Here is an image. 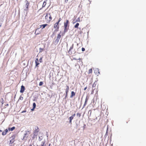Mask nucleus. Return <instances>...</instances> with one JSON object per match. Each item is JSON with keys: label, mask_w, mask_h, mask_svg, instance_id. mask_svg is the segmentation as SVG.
Instances as JSON below:
<instances>
[{"label": "nucleus", "mask_w": 146, "mask_h": 146, "mask_svg": "<svg viewBox=\"0 0 146 146\" xmlns=\"http://www.w3.org/2000/svg\"><path fill=\"white\" fill-rule=\"evenodd\" d=\"M64 34L69 29V21L68 20H66V22H64ZM63 33L62 34V36H63Z\"/></svg>", "instance_id": "nucleus-1"}, {"label": "nucleus", "mask_w": 146, "mask_h": 146, "mask_svg": "<svg viewBox=\"0 0 146 146\" xmlns=\"http://www.w3.org/2000/svg\"><path fill=\"white\" fill-rule=\"evenodd\" d=\"M45 19L47 23H50L52 20V18L50 13H46Z\"/></svg>", "instance_id": "nucleus-2"}, {"label": "nucleus", "mask_w": 146, "mask_h": 146, "mask_svg": "<svg viewBox=\"0 0 146 146\" xmlns=\"http://www.w3.org/2000/svg\"><path fill=\"white\" fill-rule=\"evenodd\" d=\"M15 135H13L10 138V140L9 141V144H12L15 141Z\"/></svg>", "instance_id": "nucleus-3"}, {"label": "nucleus", "mask_w": 146, "mask_h": 146, "mask_svg": "<svg viewBox=\"0 0 146 146\" xmlns=\"http://www.w3.org/2000/svg\"><path fill=\"white\" fill-rule=\"evenodd\" d=\"M74 48V44H73L72 46H71L69 50L68 51V53L70 54H74L75 53V52L74 51H72L73 48Z\"/></svg>", "instance_id": "nucleus-4"}, {"label": "nucleus", "mask_w": 146, "mask_h": 146, "mask_svg": "<svg viewBox=\"0 0 146 146\" xmlns=\"http://www.w3.org/2000/svg\"><path fill=\"white\" fill-rule=\"evenodd\" d=\"M30 133V132L29 131H26V133L24 135L23 137V139H26L29 136V135Z\"/></svg>", "instance_id": "nucleus-5"}, {"label": "nucleus", "mask_w": 146, "mask_h": 146, "mask_svg": "<svg viewBox=\"0 0 146 146\" xmlns=\"http://www.w3.org/2000/svg\"><path fill=\"white\" fill-rule=\"evenodd\" d=\"M58 22H56L54 25V29H55V31H57L58 30L59 28V26L58 25Z\"/></svg>", "instance_id": "nucleus-6"}, {"label": "nucleus", "mask_w": 146, "mask_h": 146, "mask_svg": "<svg viewBox=\"0 0 146 146\" xmlns=\"http://www.w3.org/2000/svg\"><path fill=\"white\" fill-rule=\"evenodd\" d=\"M69 90V87L68 86H66V88L65 89V99H66L68 96V93Z\"/></svg>", "instance_id": "nucleus-7"}, {"label": "nucleus", "mask_w": 146, "mask_h": 146, "mask_svg": "<svg viewBox=\"0 0 146 146\" xmlns=\"http://www.w3.org/2000/svg\"><path fill=\"white\" fill-rule=\"evenodd\" d=\"M75 115V114L74 113L73 114H72L71 116L69 118V123L70 124H72V121Z\"/></svg>", "instance_id": "nucleus-8"}, {"label": "nucleus", "mask_w": 146, "mask_h": 146, "mask_svg": "<svg viewBox=\"0 0 146 146\" xmlns=\"http://www.w3.org/2000/svg\"><path fill=\"white\" fill-rule=\"evenodd\" d=\"M61 33L60 32L57 35V38L55 41L57 42V43L58 42L60 39L61 37Z\"/></svg>", "instance_id": "nucleus-9"}, {"label": "nucleus", "mask_w": 146, "mask_h": 146, "mask_svg": "<svg viewBox=\"0 0 146 146\" xmlns=\"http://www.w3.org/2000/svg\"><path fill=\"white\" fill-rule=\"evenodd\" d=\"M26 3L25 5V6L26 7V8L25 9V10H28L29 9V3L28 1L26 0Z\"/></svg>", "instance_id": "nucleus-10"}, {"label": "nucleus", "mask_w": 146, "mask_h": 146, "mask_svg": "<svg viewBox=\"0 0 146 146\" xmlns=\"http://www.w3.org/2000/svg\"><path fill=\"white\" fill-rule=\"evenodd\" d=\"M39 131V130L38 129H36L35 130V131L33 133L34 137H35L37 136L38 134V133Z\"/></svg>", "instance_id": "nucleus-11"}, {"label": "nucleus", "mask_w": 146, "mask_h": 146, "mask_svg": "<svg viewBox=\"0 0 146 146\" xmlns=\"http://www.w3.org/2000/svg\"><path fill=\"white\" fill-rule=\"evenodd\" d=\"M25 90V87L22 85L21 87V89L20 91V92L21 93H23L24 91Z\"/></svg>", "instance_id": "nucleus-12"}, {"label": "nucleus", "mask_w": 146, "mask_h": 146, "mask_svg": "<svg viewBox=\"0 0 146 146\" xmlns=\"http://www.w3.org/2000/svg\"><path fill=\"white\" fill-rule=\"evenodd\" d=\"M38 30H39L38 28H37L35 32V35H38L40 34L41 31H39Z\"/></svg>", "instance_id": "nucleus-13"}, {"label": "nucleus", "mask_w": 146, "mask_h": 146, "mask_svg": "<svg viewBox=\"0 0 146 146\" xmlns=\"http://www.w3.org/2000/svg\"><path fill=\"white\" fill-rule=\"evenodd\" d=\"M73 60H79V61H78V62H81L82 64V59L81 58H79L78 59H77L76 58H73Z\"/></svg>", "instance_id": "nucleus-14"}, {"label": "nucleus", "mask_w": 146, "mask_h": 146, "mask_svg": "<svg viewBox=\"0 0 146 146\" xmlns=\"http://www.w3.org/2000/svg\"><path fill=\"white\" fill-rule=\"evenodd\" d=\"M88 97H86L85 99V102L84 103V104L83 106V107H84L85 106L86 104H87V102L88 101Z\"/></svg>", "instance_id": "nucleus-15"}, {"label": "nucleus", "mask_w": 146, "mask_h": 146, "mask_svg": "<svg viewBox=\"0 0 146 146\" xmlns=\"http://www.w3.org/2000/svg\"><path fill=\"white\" fill-rule=\"evenodd\" d=\"M48 25V24H46L41 25H40V28H42V29H43L45 28V27Z\"/></svg>", "instance_id": "nucleus-16"}, {"label": "nucleus", "mask_w": 146, "mask_h": 146, "mask_svg": "<svg viewBox=\"0 0 146 146\" xmlns=\"http://www.w3.org/2000/svg\"><path fill=\"white\" fill-rule=\"evenodd\" d=\"M7 132H8V130L7 129H5V131L2 133V135H5L7 134Z\"/></svg>", "instance_id": "nucleus-17"}, {"label": "nucleus", "mask_w": 146, "mask_h": 146, "mask_svg": "<svg viewBox=\"0 0 146 146\" xmlns=\"http://www.w3.org/2000/svg\"><path fill=\"white\" fill-rule=\"evenodd\" d=\"M75 93L74 91H72L71 93V95L70 96V97L72 98L73 96H75Z\"/></svg>", "instance_id": "nucleus-18"}, {"label": "nucleus", "mask_w": 146, "mask_h": 146, "mask_svg": "<svg viewBox=\"0 0 146 146\" xmlns=\"http://www.w3.org/2000/svg\"><path fill=\"white\" fill-rule=\"evenodd\" d=\"M94 72L95 73L97 74H99L100 73L98 69V68H96L94 71Z\"/></svg>", "instance_id": "nucleus-19"}, {"label": "nucleus", "mask_w": 146, "mask_h": 146, "mask_svg": "<svg viewBox=\"0 0 146 146\" xmlns=\"http://www.w3.org/2000/svg\"><path fill=\"white\" fill-rule=\"evenodd\" d=\"M15 129V127H13L11 128H9L8 130L9 131H13Z\"/></svg>", "instance_id": "nucleus-20"}, {"label": "nucleus", "mask_w": 146, "mask_h": 146, "mask_svg": "<svg viewBox=\"0 0 146 146\" xmlns=\"http://www.w3.org/2000/svg\"><path fill=\"white\" fill-rule=\"evenodd\" d=\"M45 143V141H43L42 142L41 144V146H45L44 144Z\"/></svg>", "instance_id": "nucleus-21"}, {"label": "nucleus", "mask_w": 146, "mask_h": 146, "mask_svg": "<svg viewBox=\"0 0 146 146\" xmlns=\"http://www.w3.org/2000/svg\"><path fill=\"white\" fill-rule=\"evenodd\" d=\"M92 69L91 68L90 69L88 70V74H92Z\"/></svg>", "instance_id": "nucleus-22"}, {"label": "nucleus", "mask_w": 146, "mask_h": 146, "mask_svg": "<svg viewBox=\"0 0 146 146\" xmlns=\"http://www.w3.org/2000/svg\"><path fill=\"white\" fill-rule=\"evenodd\" d=\"M79 25V24L78 23H77L76 24V25L74 26V27L75 28H78V26Z\"/></svg>", "instance_id": "nucleus-23"}, {"label": "nucleus", "mask_w": 146, "mask_h": 146, "mask_svg": "<svg viewBox=\"0 0 146 146\" xmlns=\"http://www.w3.org/2000/svg\"><path fill=\"white\" fill-rule=\"evenodd\" d=\"M36 66L38 67V65L39 64V63L38 62H35Z\"/></svg>", "instance_id": "nucleus-24"}, {"label": "nucleus", "mask_w": 146, "mask_h": 146, "mask_svg": "<svg viewBox=\"0 0 146 146\" xmlns=\"http://www.w3.org/2000/svg\"><path fill=\"white\" fill-rule=\"evenodd\" d=\"M23 97L21 96H20L19 98V100H23Z\"/></svg>", "instance_id": "nucleus-25"}, {"label": "nucleus", "mask_w": 146, "mask_h": 146, "mask_svg": "<svg viewBox=\"0 0 146 146\" xmlns=\"http://www.w3.org/2000/svg\"><path fill=\"white\" fill-rule=\"evenodd\" d=\"M33 106L34 109H35L36 107V104L34 102L33 104Z\"/></svg>", "instance_id": "nucleus-26"}, {"label": "nucleus", "mask_w": 146, "mask_h": 146, "mask_svg": "<svg viewBox=\"0 0 146 146\" xmlns=\"http://www.w3.org/2000/svg\"><path fill=\"white\" fill-rule=\"evenodd\" d=\"M46 2L45 1H44V2L43 3V5H42V7H44L45 5H46Z\"/></svg>", "instance_id": "nucleus-27"}, {"label": "nucleus", "mask_w": 146, "mask_h": 146, "mask_svg": "<svg viewBox=\"0 0 146 146\" xmlns=\"http://www.w3.org/2000/svg\"><path fill=\"white\" fill-rule=\"evenodd\" d=\"M96 84V83L95 82H94L93 86H92V88H94L95 87Z\"/></svg>", "instance_id": "nucleus-28"}, {"label": "nucleus", "mask_w": 146, "mask_h": 146, "mask_svg": "<svg viewBox=\"0 0 146 146\" xmlns=\"http://www.w3.org/2000/svg\"><path fill=\"white\" fill-rule=\"evenodd\" d=\"M1 103L2 104H3L4 103H3V98L1 99Z\"/></svg>", "instance_id": "nucleus-29"}, {"label": "nucleus", "mask_w": 146, "mask_h": 146, "mask_svg": "<svg viewBox=\"0 0 146 146\" xmlns=\"http://www.w3.org/2000/svg\"><path fill=\"white\" fill-rule=\"evenodd\" d=\"M43 84V82H40L39 83V86H41Z\"/></svg>", "instance_id": "nucleus-30"}, {"label": "nucleus", "mask_w": 146, "mask_h": 146, "mask_svg": "<svg viewBox=\"0 0 146 146\" xmlns=\"http://www.w3.org/2000/svg\"><path fill=\"white\" fill-rule=\"evenodd\" d=\"M77 115V116H78V117H80L81 115V114L80 113H77L76 114Z\"/></svg>", "instance_id": "nucleus-31"}, {"label": "nucleus", "mask_w": 146, "mask_h": 146, "mask_svg": "<svg viewBox=\"0 0 146 146\" xmlns=\"http://www.w3.org/2000/svg\"><path fill=\"white\" fill-rule=\"evenodd\" d=\"M39 61L40 62H42V57H41L39 59Z\"/></svg>", "instance_id": "nucleus-32"}, {"label": "nucleus", "mask_w": 146, "mask_h": 146, "mask_svg": "<svg viewBox=\"0 0 146 146\" xmlns=\"http://www.w3.org/2000/svg\"><path fill=\"white\" fill-rule=\"evenodd\" d=\"M62 19L61 18H59L58 19V21L57 22H58V23H59V22Z\"/></svg>", "instance_id": "nucleus-33"}, {"label": "nucleus", "mask_w": 146, "mask_h": 146, "mask_svg": "<svg viewBox=\"0 0 146 146\" xmlns=\"http://www.w3.org/2000/svg\"><path fill=\"white\" fill-rule=\"evenodd\" d=\"M42 136H41L40 137H39V140L41 141L42 139Z\"/></svg>", "instance_id": "nucleus-34"}, {"label": "nucleus", "mask_w": 146, "mask_h": 146, "mask_svg": "<svg viewBox=\"0 0 146 146\" xmlns=\"http://www.w3.org/2000/svg\"><path fill=\"white\" fill-rule=\"evenodd\" d=\"M82 51H84L85 50V49L84 48H82Z\"/></svg>", "instance_id": "nucleus-35"}, {"label": "nucleus", "mask_w": 146, "mask_h": 146, "mask_svg": "<svg viewBox=\"0 0 146 146\" xmlns=\"http://www.w3.org/2000/svg\"><path fill=\"white\" fill-rule=\"evenodd\" d=\"M89 112H90V115H91V113H92V111L91 110H90L88 111V113H89Z\"/></svg>", "instance_id": "nucleus-36"}, {"label": "nucleus", "mask_w": 146, "mask_h": 146, "mask_svg": "<svg viewBox=\"0 0 146 146\" xmlns=\"http://www.w3.org/2000/svg\"><path fill=\"white\" fill-rule=\"evenodd\" d=\"M38 58H37L35 60V62H38Z\"/></svg>", "instance_id": "nucleus-37"}, {"label": "nucleus", "mask_w": 146, "mask_h": 146, "mask_svg": "<svg viewBox=\"0 0 146 146\" xmlns=\"http://www.w3.org/2000/svg\"><path fill=\"white\" fill-rule=\"evenodd\" d=\"M42 50H43L41 48H40V52H42Z\"/></svg>", "instance_id": "nucleus-38"}, {"label": "nucleus", "mask_w": 146, "mask_h": 146, "mask_svg": "<svg viewBox=\"0 0 146 146\" xmlns=\"http://www.w3.org/2000/svg\"><path fill=\"white\" fill-rule=\"evenodd\" d=\"M87 88V86H86V87H85L84 89V90H85Z\"/></svg>", "instance_id": "nucleus-39"}, {"label": "nucleus", "mask_w": 146, "mask_h": 146, "mask_svg": "<svg viewBox=\"0 0 146 146\" xmlns=\"http://www.w3.org/2000/svg\"><path fill=\"white\" fill-rule=\"evenodd\" d=\"M68 0H65V3H67L68 2Z\"/></svg>", "instance_id": "nucleus-40"}, {"label": "nucleus", "mask_w": 146, "mask_h": 146, "mask_svg": "<svg viewBox=\"0 0 146 146\" xmlns=\"http://www.w3.org/2000/svg\"><path fill=\"white\" fill-rule=\"evenodd\" d=\"M26 112V111H23L22 112V113L25 112Z\"/></svg>", "instance_id": "nucleus-41"}, {"label": "nucleus", "mask_w": 146, "mask_h": 146, "mask_svg": "<svg viewBox=\"0 0 146 146\" xmlns=\"http://www.w3.org/2000/svg\"><path fill=\"white\" fill-rule=\"evenodd\" d=\"M34 109H34L33 108L31 110L32 111H33Z\"/></svg>", "instance_id": "nucleus-42"}, {"label": "nucleus", "mask_w": 146, "mask_h": 146, "mask_svg": "<svg viewBox=\"0 0 146 146\" xmlns=\"http://www.w3.org/2000/svg\"><path fill=\"white\" fill-rule=\"evenodd\" d=\"M76 21H75V22H73V23H76Z\"/></svg>", "instance_id": "nucleus-43"}, {"label": "nucleus", "mask_w": 146, "mask_h": 146, "mask_svg": "<svg viewBox=\"0 0 146 146\" xmlns=\"http://www.w3.org/2000/svg\"><path fill=\"white\" fill-rule=\"evenodd\" d=\"M1 26V24L0 23V27Z\"/></svg>", "instance_id": "nucleus-44"}, {"label": "nucleus", "mask_w": 146, "mask_h": 146, "mask_svg": "<svg viewBox=\"0 0 146 146\" xmlns=\"http://www.w3.org/2000/svg\"><path fill=\"white\" fill-rule=\"evenodd\" d=\"M29 146H32V145L30 144Z\"/></svg>", "instance_id": "nucleus-45"}, {"label": "nucleus", "mask_w": 146, "mask_h": 146, "mask_svg": "<svg viewBox=\"0 0 146 146\" xmlns=\"http://www.w3.org/2000/svg\"><path fill=\"white\" fill-rule=\"evenodd\" d=\"M48 146H50V144H49Z\"/></svg>", "instance_id": "nucleus-46"}, {"label": "nucleus", "mask_w": 146, "mask_h": 146, "mask_svg": "<svg viewBox=\"0 0 146 146\" xmlns=\"http://www.w3.org/2000/svg\"><path fill=\"white\" fill-rule=\"evenodd\" d=\"M2 131L1 130H0V132H2Z\"/></svg>", "instance_id": "nucleus-47"}, {"label": "nucleus", "mask_w": 146, "mask_h": 146, "mask_svg": "<svg viewBox=\"0 0 146 146\" xmlns=\"http://www.w3.org/2000/svg\"><path fill=\"white\" fill-rule=\"evenodd\" d=\"M7 105L8 106V104H7Z\"/></svg>", "instance_id": "nucleus-48"}]
</instances>
